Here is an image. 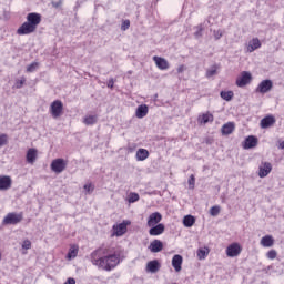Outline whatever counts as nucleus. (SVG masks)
<instances>
[{
  "label": "nucleus",
  "instance_id": "nucleus-49",
  "mask_svg": "<svg viewBox=\"0 0 284 284\" xmlns=\"http://www.w3.org/2000/svg\"><path fill=\"white\" fill-rule=\"evenodd\" d=\"M64 284H77V281L72 277H69Z\"/></svg>",
  "mask_w": 284,
  "mask_h": 284
},
{
  "label": "nucleus",
  "instance_id": "nucleus-42",
  "mask_svg": "<svg viewBox=\"0 0 284 284\" xmlns=\"http://www.w3.org/2000/svg\"><path fill=\"white\" fill-rule=\"evenodd\" d=\"M32 247V242L30 240H24L22 242V250H30Z\"/></svg>",
  "mask_w": 284,
  "mask_h": 284
},
{
  "label": "nucleus",
  "instance_id": "nucleus-43",
  "mask_svg": "<svg viewBox=\"0 0 284 284\" xmlns=\"http://www.w3.org/2000/svg\"><path fill=\"white\" fill-rule=\"evenodd\" d=\"M83 187H84L87 194H92V192H94V185H92V184H84Z\"/></svg>",
  "mask_w": 284,
  "mask_h": 284
},
{
  "label": "nucleus",
  "instance_id": "nucleus-24",
  "mask_svg": "<svg viewBox=\"0 0 284 284\" xmlns=\"http://www.w3.org/2000/svg\"><path fill=\"white\" fill-rule=\"evenodd\" d=\"M214 121V115L210 112H206L202 115L199 116V122L200 123H212Z\"/></svg>",
  "mask_w": 284,
  "mask_h": 284
},
{
  "label": "nucleus",
  "instance_id": "nucleus-23",
  "mask_svg": "<svg viewBox=\"0 0 284 284\" xmlns=\"http://www.w3.org/2000/svg\"><path fill=\"white\" fill-rule=\"evenodd\" d=\"M261 245L263 247H272L274 245V237L272 235H265L261 239Z\"/></svg>",
  "mask_w": 284,
  "mask_h": 284
},
{
  "label": "nucleus",
  "instance_id": "nucleus-25",
  "mask_svg": "<svg viewBox=\"0 0 284 284\" xmlns=\"http://www.w3.org/2000/svg\"><path fill=\"white\" fill-rule=\"evenodd\" d=\"M148 156H150V152L146 149H139L136 151V161H145V159H148Z\"/></svg>",
  "mask_w": 284,
  "mask_h": 284
},
{
  "label": "nucleus",
  "instance_id": "nucleus-13",
  "mask_svg": "<svg viewBox=\"0 0 284 284\" xmlns=\"http://www.w3.org/2000/svg\"><path fill=\"white\" fill-rule=\"evenodd\" d=\"M17 32L18 34H32V32H37V29L27 21L21 24Z\"/></svg>",
  "mask_w": 284,
  "mask_h": 284
},
{
  "label": "nucleus",
  "instance_id": "nucleus-2",
  "mask_svg": "<svg viewBox=\"0 0 284 284\" xmlns=\"http://www.w3.org/2000/svg\"><path fill=\"white\" fill-rule=\"evenodd\" d=\"M23 221V213H8L3 219V225H18Z\"/></svg>",
  "mask_w": 284,
  "mask_h": 284
},
{
  "label": "nucleus",
  "instance_id": "nucleus-36",
  "mask_svg": "<svg viewBox=\"0 0 284 284\" xmlns=\"http://www.w3.org/2000/svg\"><path fill=\"white\" fill-rule=\"evenodd\" d=\"M39 68V62H33L27 67V72H36Z\"/></svg>",
  "mask_w": 284,
  "mask_h": 284
},
{
  "label": "nucleus",
  "instance_id": "nucleus-15",
  "mask_svg": "<svg viewBox=\"0 0 284 284\" xmlns=\"http://www.w3.org/2000/svg\"><path fill=\"white\" fill-rule=\"evenodd\" d=\"M165 232V225L163 223L151 226L149 230L150 236H161Z\"/></svg>",
  "mask_w": 284,
  "mask_h": 284
},
{
  "label": "nucleus",
  "instance_id": "nucleus-12",
  "mask_svg": "<svg viewBox=\"0 0 284 284\" xmlns=\"http://www.w3.org/2000/svg\"><path fill=\"white\" fill-rule=\"evenodd\" d=\"M162 220H163V215H161V213L159 212H154L149 216L148 226L154 227V225H159Z\"/></svg>",
  "mask_w": 284,
  "mask_h": 284
},
{
  "label": "nucleus",
  "instance_id": "nucleus-18",
  "mask_svg": "<svg viewBox=\"0 0 284 284\" xmlns=\"http://www.w3.org/2000/svg\"><path fill=\"white\" fill-rule=\"evenodd\" d=\"M148 112H150L148 104H141L136 108L135 116L136 119H145V116H148Z\"/></svg>",
  "mask_w": 284,
  "mask_h": 284
},
{
  "label": "nucleus",
  "instance_id": "nucleus-6",
  "mask_svg": "<svg viewBox=\"0 0 284 284\" xmlns=\"http://www.w3.org/2000/svg\"><path fill=\"white\" fill-rule=\"evenodd\" d=\"M272 88H274V83L272 82V80H263L257 88L255 89V91L260 94H267V92H270L272 90Z\"/></svg>",
  "mask_w": 284,
  "mask_h": 284
},
{
  "label": "nucleus",
  "instance_id": "nucleus-1",
  "mask_svg": "<svg viewBox=\"0 0 284 284\" xmlns=\"http://www.w3.org/2000/svg\"><path fill=\"white\" fill-rule=\"evenodd\" d=\"M108 254V248H98L91 253V263L99 267L100 270H104L105 272H112L119 263H121V258L116 253Z\"/></svg>",
  "mask_w": 284,
  "mask_h": 284
},
{
  "label": "nucleus",
  "instance_id": "nucleus-29",
  "mask_svg": "<svg viewBox=\"0 0 284 284\" xmlns=\"http://www.w3.org/2000/svg\"><path fill=\"white\" fill-rule=\"evenodd\" d=\"M220 97L224 101H232V99H234V92L233 91H221Z\"/></svg>",
  "mask_w": 284,
  "mask_h": 284
},
{
  "label": "nucleus",
  "instance_id": "nucleus-38",
  "mask_svg": "<svg viewBox=\"0 0 284 284\" xmlns=\"http://www.w3.org/2000/svg\"><path fill=\"white\" fill-rule=\"evenodd\" d=\"M195 183H196V178H194V174H192L189 179V190H194Z\"/></svg>",
  "mask_w": 284,
  "mask_h": 284
},
{
  "label": "nucleus",
  "instance_id": "nucleus-11",
  "mask_svg": "<svg viewBox=\"0 0 284 284\" xmlns=\"http://www.w3.org/2000/svg\"><path fill=\"white\" fill-rule=\"evenodd\" d=\"M27 22L29 24H31L37 30V26H39V23H41V14L36 13V12L28 13Z\"/></svg>",
  "mask_w": 284,
  "mask_h": 284
},
{
  "label": "nucleus",
  "instance_id": "nucleus-44",
  "mask_svg": "<svg viewBox=\"0 0 284 284\" xmlns=\"http://www.w3.org/2000/svg\"><path fill=\"white\" fill-rule=\"evenodd\" d=\"M216 74V68H211L206 71V78L210 79L211 77H214Z\"/></svg>",
  "mask_w": 284,
  "mask_h": 284
},
{
  "label": "nucleus",
  "instance_id": "nucleus-47",
  "mask_svg": "<svg viewBox=\"0 0 284 284\" xmlns=\"http://www.w3.org/2000/svg\"><path fill=\"white\" fill-rule=\"evenodd\" d=\"M178 72H179V74H183V72H185V65H180L179 68H178Z\"/></svg>",
  "mask_w": 284,
  "mask_h": 284
},
{
  "label": "nucleus",
  "instance_id": "nucleus-39",
  "mask_svg": "<svg viewBox=\"0 0 284 284\" xmlns=\"http://www.w3.org/2000/svg\"><path fill=\"white\" fill-rule=\"evenodd\" d=\"M213 37H214L215 41H219V39H221V37H223V31L221 29L214 30Z\"/></svg>",
  "mask_w": 284,
  "mask_h": 284
},
{
  "label": "nucleus",
  "instance_id": "nucleus-8",
  "mask_svg": "<svg viewBox=\"0 0 284 284\" xmlns=\"http://www.w3.org/2000/svg\"><path fill=\"white\" fill-rule=\"evenodd\" d=\"M12 187V178L9 175H0V192H6Z\"/></svg>",
  "mask_w": 284,
  "mask_h": 284
},
{
  "label": "nucleus",
  "instance_id": "nucleus-46",
  "mask_svg": "<svg viewBox=\"0 0 284 284\" xmlns=\"http://www.w3.org/2000/svg\"><path fill=\"white\" fill-rule=\"evenodd\" d=\"M63 4V1H58V2H51V6L53 7V8H61V6Z\"/></svg>",
  "mask_w": 284,
  "mask_h": 284
},
{
  "label": "nucleus",
  "instance_id": "nucleus-26",
  "mask_svg": "<svg viewBox=\"0 0 284 284\" xmlns=\"http://www.w3.org/2000/svg\"><path fill=\"white\" fill-rule=\"evenodd\" d=\"M196 223V217L194 215H186L183 217L184 227H192Z\"/></svg>",
  "mask_w": 284,
  "mask_h": 284
},
{
  "label": "nucleus",
  "instance_id": "nucleus-35",
  "mask_svg": "<svg viewBox=\"0 0 284 284\" xmlns=\"http://www.w3.org/2000/svg\"><path fill=\"white\" fill-rule=\"evenodd\" d=\"M24 83H26V78L22 77L20 80H16L14 88L17 90H21V88H23Z\"/></svg>",
  "mask_w": 284,
  "mask_h": 284
},
{
  "label": "nucleus",
  "instance_id": "nucleus-40",
  "mask_svg": "<svg viewBox=\"0 0 284 284\" xmlns=\"http://www.w3.org/2000/svg\"><path fill=\"white\" fill-rule=\"evenodd\" d=\"M267 258H270L271 261H274V258H276L277 256V253H276V250H271L267 252L266 254Z\"/></svg>",
  "mask_w": 284,
  "mask_h": 284
},
{
  "label": "nucleus",
  "instance_id": "nucleus-31",
  "mask_svg": "<svg viewBox=\"0 0 284 284\" xmlns=\"http://www.w3.org/2000/svg\"><path fill=\"white\" fill-rule=\"evenodd\" d=\"M207 254H210V251L207 248L197 250V257L200 258V261L205 260V256H207Z\"/></svg>",
  "mask_w": 284,
  "mask_h": 284
},
{
  "label": "nucleus",
  "instance_id": "nucleus-4",
  "mask_svg": "<svg viewBox=\"0 0 284 284\" xmlns=\"http://www.w3.org/2000/svg\"><path fill=\"white\" fill-rule=\"evenodd\" d=\"M50 112L53 119H59L63 114V102L55 100L50 105Z\"/></svg>",
  "mask_w": 284,
  "mask_h": 284
},
{
  "label": "nucleus",
  "instance_id": "nucleus-7",
  "mask_svg": "<svg viewBox=\"0 0 284 284\" xmlns=\"http://www.w3.org/2000/svg\"><path fill=\"white\" fill-rule=\"evenodd\" d=\"M272 172V163L262 162L258 166V176L260 179H265Z\"/></svg>",
  "mask_w": 284,
  "mask_h": 284
},
{
  "label": "nucleus",
  "instance_id": "nucleus-10",
  "mask_svg": "<svg viewBox=\"0 0 284 284\" xmlns=\"http://www.w3.org/2000/svg\"><path fill=\"white\" fill-rule=\"evenodd\" d=\"M258 145V138L254 135H248L243 143L244 150H252Z\"/></svg>",
  "mask_w": 284,
  "mask_h": 284
},
{
  "label": "nucleus",
  "instance_id": "nucleus-3",
  "mask_svg": "<svg viewBox=\"0 0 284 284\" xmlns=\"http://www.w3.org/2000/svg\"><path fill=\"white\" fill-rule=\"evenodd\" d=\"M252 82V73H250L248 71H243L235 81V85H237V88H245V85H248V83Z\"/></svg>",
  "mask_w": 284,
  "mask_h": 284
},
{
  "label": "nucleus",
  "instance_id": "nucleus-34",
  "mask_svg": "<svg viewBox=\"0 0 284 284\" xmlns=\"http://www.w3.org/2000/svg\"><path fill=\"white\" fill-rule=\"evenodd\" d=\"M140 196L139 193H130L128 201L129 203H136V201H139Z\"/></svg>",
  "mask_w": 284,
  "mask_h": 284
},
{
  "label": "nucleus",
  "instance_id": "nucleus-30",
  "mask_svg": "<svg viewBox=\"0 0 284 284\" xmlns=\"http://www.w3.org/2000/svg\"><path fill=\"white\" fill-rule=\"evenodd\" d=\"M97 121H99L97 115H88L83 119L84 125H94V123H97Z\"/></svg>",
  "mask_w": 284,
  "mask_h": 284
},
{
  "label": "nucleus",
  "instance_id": "nucleus-51",
  "mask_svg": "<svg viewBox=\"0 0 284 284\" xmlns=\"http://www.w3.org/2000/svg\"><path fill=\"white\" fill-rule=\"evenodd\" d=\"M0 261H1V252H0Z\"/></svg>",
  "mask_w": 284,
  "mask_h": 284
},
{
  "label": "nucleus",
  "instance_id": "nucleus-32",
  "mask_svg": "<svg viewBox=\"0 0 284 284\" xmlns=\"http://www.w3.org/2000/svg\"><path fill=\"white\" fill-rule=\"evenodd\" d=\"M77 254H79V250L72 247V248L69 250L67 258H69V261H71V258H77Z\"/></svg>",
  "mask_w": 284,
  "mask_h": 284
},
{
  "label": "nucleus",
  "instance_id": "nucleus-19",
  "mask_svg": "<svg viewBox=\"0 0 284 284\" xmlns=\"http://www.w3.org/2000/svg\"><path fill=\"white\" fill-rule=\"evenodd\" d=\"M128 225H130V222H122L116 226H113V230H115V236H123V234L128 232Z\"/></svg>",
  "mask_w": 284,
  "mask_h": 284
},
{
  "label": "nucleus",
  "instance_id": "nucleus-41",
  "mask_svg": "<svg viewBox=\"0 0 284 284\" xmlns=\"http://www.w3.org/2000/svg\"><path fill=\"white\" fill-rule=\"evenodd\" d=\"M196 28V32L194 33V36L196 37V38H199V37H203V24H199L197 27H195Z\"/></svg>",
  "mask_w": 284,
  "mask_h": 284
},
{
  "label": "nucleus",
  "instance_id": "nucleus-20",
  "mask_svg": "<svg viewBox=\"0 0 284 284\" xmlns=\"http://www.w3.org/2000/svg\"><path fill=\"white\" fill-rule=\"evenodd\" d=\"M183 265V256L176 254L172 258V267H174L175 272H181Z\"/></svg>",
  "mask_w": 284,
  "mask_h": 284
},
{
  "label": "nucleus",
  "instance_id": "nucleus-27",
  "mask_svg": "<svg viewBox=\"0 0 284 284\" xmlns=\"http://www.w3.org/2000/svg\"><path fill=\"white\" fill-rule=\"evenodd\" d=\"M37 161V149H29L27 152V162L34 163Z\"/></svg>",
  "mask_w": 284,
  "mask_h": 284
},
{
  "label": "nucleus",
  "instance_id": "nucleus-37",
  "mask_svg": "<svg viewBox=\"0 0 284 284\" xmlns=\"http://www.w3.org/2000/svg\"><path fill=\"white\" fill-rule=\"evenodd\" d=\"M8 145V134H0V148Z\"/></svg>",
  "mask_w": 284,
  "mask_h": 284
},
{
  "label": "nucleus",
  "instance_id": "nucleus-28",
  "mask_svg": "<svg viewBox=\"0 0 284 284\" xmlns=\"http://www.w3.org/2000/svg\"><path fill=\"white\" fill-rule=\"evenodd\" d=\"M234 132V123L229 122L222 126V134L229 135Z\"/></svg>",
  "mask_w": 284,
  "mask_h": 284
},
{
  "label": "nucleus",
  "instance_id": "nucleus-50",
  "mask_svg": "<svg viewBox=\"0 0 284 284\" xmlns=\"http://www.w3.org/2000/svg\"><path fill=\"white\" fill-rule=\"evenodd\" d=\"M278 148H280V150H284V141L278 142Z\"/></svg>",
  "mask_w": 284,
  "mask_h": 284
},
{
  "label": "nucleus",
  "instance_id": "nucleus-45",
  "mask_svg": "<svg viewBox=\"0 0 284 284\" xmlns=\"http://www.w3.org/2000/svg\"><path fill=\"white\" fill-rule=\"evenodd\" d=\"M130 28V20H125L121 27V30H128Z\"/></svg>",
  "mask_w": 284,
  "mask_h": 284
},
{
  "label": "nucleus",
  "instance_id": "nucleus-14",
  "mask_svg": "<svg viewBox=\"0 0 284 284\" xmlns=\"http://www.w3.org/2000/svg\"><path fill=\"white\" fill-rule=\"evenodd\" d=\"M145 270L150 274H156V272H159V270H161V263L159 262V260L150 261L146 263Z\"/></svg>",
  "mask_w": 284,
  "mask_h": 284
},
{
  "label": "nucleus",
  "instance_id": "nucleus-22",
  "mask_svg": "<svg viewBox=\"0 0 284 284\" xmlns=\"http://www.w3.org/2000/svg\"><path fill=\"white\" fill-rule=\"evenodd\" d=\"M258 48H261V40H258V38H253L246 45L247 52H254V50H258Z\"/></svg>",
  "mask_w": 284,
  "mask_h": 284
},
{
  "label": "nucleus",
  "instance_id": "nucleus-33",
  "mask_svg": "<svg viewBox=\"0 0 284 284\" xmlns=\"http://www.w3.org/2000/svg\"><path fill=\"white\" fill-rule=\"evenodd\" d=\"M211 216H219L221 214V206L215 205L210 209Z\"/></svg>",
  "mask_w": 284,
  "mask_h": 284
},
{
  "label": "nucleus",
  "instance_id": "nucleus-21",
  "mask_svg": "<svg viewBox=\"0 0 284 284\" xmlns=\"http://www.w3.org/2000/svg\"><path fill=\"white\" fill-rule=\"evenodd\" d=\"M274 123H276V119H274L272 115H268L261 120V128L265 130L267 128H272Z\"/></svg>",
  "mask_w": 284,
  "mask_h": 284
},
{
  "label": "nucleus",
  "instance_id": "nucleus-16",
  "mask_svg": "<svg viewBox=\"0 0 284 284\" xmlns=\"http://www.w3.org/2000/svg\"><path fill=\"white\" fill-rule=\"evenodd\" d=\"M149 250L153 254H158V252H162L163 251V242H161V240H153L149 245Z\"/></svg>",
  "mask_w": 284,
  "mask_h": 284
},
{
  "label": "nucleus",
  "instance_id": "nucleus-9",
  "mask_svg": "<svg viewBox=\"0 0 284 284\" xmlns=\"http://www.w3.org/2000/svg\"><path fill=\"white\" fill-rule=\"evenodd\" d=\"M239 254H241V245H239V243H233L227 246L226 255L230 258H234V257L239 256Z\"/></svg>",
  "mask_w": 284,
  "mask_h": 284
},
{
  "label": "nucleus",
  "instance_id": "nucleus-5",
  "mask_svg": "<svg viewBox=\"0 0 284 284\" xmlns=\"http://www.w3.org/2000/svg\"><path fill=\"white\" fill-rule=\"evenodd\" d=\"M68 168V162L63 159H55L51 162V170L55 172V174H61Z\"/></svg>",
  "mask_w": 284,
  "mask_h": 284
},
{
  "label": "nucleus",
  "instance_id": "nucleus-48",
  "mask_svg": "<svg viewBox=\"0 0 284 284\" xmlns=\"http://www.w3.org/2000/svg\"><path fill=\"white\" fill-rule=\"evenodd\" d=\"M106 85H108V88H111V89L114 88V79L111 78Z\"/></svg>",
  "mask_w": 284,
  "mask_h": 284
},
{
  "label": "nucleus",
  "instance_id": "nucleus-17",
  "mask_svg": "<svg viewBox=\"0 0 284 284\" xmlns=\"http://www.w3.org/2000/svg\"><path fill=\"white\" fill-rule=\"evenodd\" d=\"M153 61L155 62V65L159 68V70H168L170 68V63L164 58L155 55L153 57Z\"/></svg>",
  "mask_w": 284,
  "mask_h": 284
}]
</instances>
